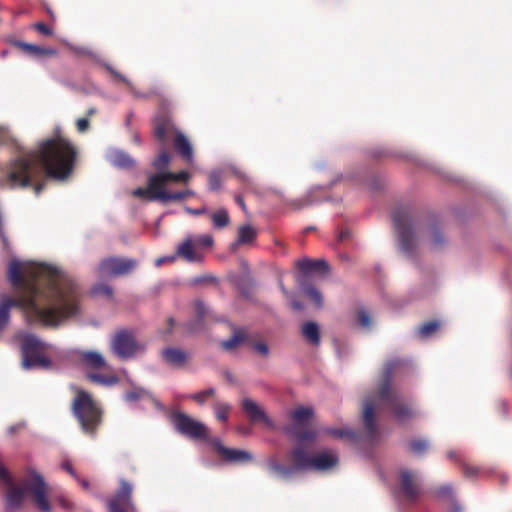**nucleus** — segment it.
<instances>
[{"mask_svg":"<svg viewBox=\"0 0 512 512\" xmlns=\"http://www.w3.org/2000/svg\"><path fill=\"white\" fill-rule=\"evenodd\" d=\"M7 277L12 285L22 289V296L18 300L4 298L0 302V331L8 325L14 306L23 308L31 320L53 327L78 313V285L57 267L12 259Z\"/></svg>","mask_w":512,"mask_h":512,"instance_id":"f257e3e1","label":"nucleus"},{"mask_svg":"<svg viewBox=\"0 0 512 512\" xmlns=\"http://www.w3.org/2000/svg\"><path fill=\"white\" fill-rule=\"evenodd\" d=\"M76 151L63 137L43 141L35 151L24 152L13 159L7 170L11 187H27L45 171L47 176L65 180L72 172Z\"/></svg>","mask_w":512,"mask_h":512,"instance_id":"f03ea898","label":"nucleus"},{"mask_svg":"<svg viewBox=\"0 0 512 512\" xmlns=\"http://www.w3.org/2000/svg\"><path fill=\"white\" fill-rule=\"evenodd\" d=\"M399 359L388 362L383 370L382 380L377 392L368 395L363 402L361 418L365 437L368 441H375L379 436V429L375 419L377 410H388L398 423H405L419 415V410L410 401H407L396 390L391 389L392 374L401 365Z\"/></svg>","mask_w":512,"mask_h":512,"instance_id":"7ed1b4c3","label":"nucleus"},{"mask_svg":"<svg viewBox=\"0 0 512 512\" xmlns=\"http://www.w3.org/2000/svg\"><path fill=\"white\" fill-rule=\"evenodd\" d=\"M393 225L397 233L400 250L408 257H412L418 245V231L423 233V237L428 241V245L433 250L441 249L446 244V238L437 224L433 223L427 227H422L413 219L409 207H398L392 214Z\"/></svg>","mask_w":512,"mask_h":512,"instance_id":"20e7f679","label":"nucleus"},{"mask_svg":"<svg viewBox=\"0 0 512 512\" xmlns=\"http://www.w3.org/2000/svg\"><path fill=\"white\" fill-rule=\"evenodd\" d=\"M47 485L43 476L36 470H30L28 477L22 481L21 487L10 486L5 499L6 509H19L25 493L32 495L33 501L41 512H50L51 506L46 498Z\"/></svg>","mask_w":512,"mask_h":512,"instance_id":"39448f33","label":"nucleus"},{"mask_svg":"<svg viewBox=\"0 0 512 512\" xmlns=\"http://www.w3.org/2000/svg\"><path fill=\"white\" fill-rule=\"evenodd\" d=\"M72 412L84 433L93 436L101 423V410L84 390H78L72 402Z\"/></svg>","mask_w":512,"mask_h":512,"instance_id":"423d86ee","label":"nucleus"},{"mask_svg":"<svg viewBox=\"0 0 512 512\" xmlns=\"http://www.w3.org/2000/svg\"><path fill=\"white\" fill-rule=\"evenodd\" d=\"M303 443L299 441V444L292 449L291 457L294 463L291 466L280 464L274 457L267 459L266 466L272 477L278 480L289 481L299 471L310 470L313 455H309L305 451Z\"/></svg>","mask_w":512,"mask_h":512,"instance_id":"0eeeda50","label":"nucleus"},{"mask_svg":"<svg viewBox=\"0 0 512 512\" xmlns=\"http://www.w3.org/2000/svg\"><path fill=\"white\" fill-rule=\"evenodd\" d=\"M21 339V354L23 369L50 368L51 360L41 353L50 347L49 344L42 342L32 333H23L19 335Z\"/></svg>","mask_w":512,"mask_h":512,"instance_id":"6e6552de","label":"nucleus"},{"mask_svg":"<svg viewBox=\"0 0 512 512\" xmlns=\"http://www.w3.org/2000/svg\"><path fill=\"white\" fill-rule=\"evenodd\" d=\"M314 411L311 407L299 406L289 412L292 423L285 425L282 431L291 438L300 442L310 441L316 437L313 430L306 429L305 425L312 418Z\"/></svg>","mask_w":512,"mask_h":512,"instance_id":"1a4fd4ad","label":"nucleus"},{"mask_svg":"<svg viewBox=\"0 0 512 512\" xmlns=\"http://www.w3.org/2000/svg\"><path fill=\"white\" fill-rule=\"evenodd\" d=\"M111 349L118 358L127 360L144 354L146 345L137 341L130 331L121 330L113 336Z\"/></svg>","mask_w":512,"mask_h":512,"instance_id":"9d476101","label":"nucleus"},{"mask_svg":"<svg viewBox=\"0 0 512 512\" xmlns=\"http://www.w3.org/2000/svg\"><path fill=\"white\" fill-rule=\"evenodd\" d=\"M422 476L418 471L401 468L399 471L398 493L403 501L415 502L421 494Z\"/></svg>","mask_w":512,"mask_h":512,"instance_id":"9b49d317","label":"nucleus"},{"mask_svg":"<svg viewBox=\"0 0 512 512\" xmlns=\"http://www.w3.org/2000/svg\"><path fill=\"white\" fill-rule=\"evenodd\" d=\"M172 424L175 429L182 435L192 439H207V426L183 412H177L172 415Z\"/></svg>","mask_w":512,"mask_h":512,"instance_id":"f8f14e48","label":"nucleus"},{"mask_svg":"<svg viewBox=\"0 0 512 512\" xmlns=\"http://www.w3.org/2000/svg\"><path fill=\"white\" fill-rule=\"evenodd\" d=\"M137 265L138 262L132 258L110 257L100 262L98 273L101 277L125 275L133 271Z\"/></svg>","mask_w":512,"mask_h":512,"instance_id":"ddd939ff","label":"nucleus"},{"mask_svg":"<svg viewBox=\"0 0 512 512\" xmlns=\"http://www.w3.org/2000/svg\"><path fill=\"white\" fill-rule=\"evenodd\" d=\"M120 487L115 495L108 501L109 512H135L132 501L133 485L124 479H120Z\"/></svg>","mask_w":512,"mask_h":512,"instance_id":"4468645a","label":"nucleus"},{"mask_svg":"<svg viewBox=\"0 0 512 512\" xmlns=\"http://www.w3.org/2000/svg\"><path fill=\"white\" fill-rule=\"evenodd\" d=\"M176 258H181L188 263H201L204 260V253L194 243V236H187L176 247Z\"/></svg>","mask_w":512,"mask_h":512,"instance_id":"2eb2a0df","label":"nucleus"},{"mask_svg":"<svg viewBox=\"0 0 512 512\" xmlns=\"http://www.w3.org/2000/svg\"><path fill=\"white\" fill-rule=\"evenodd\" d=\"M242 409L252 422L262 421L268 428H276L274 421L253 399L244 398L242 400Z\"/></svg>","mask_w":512,"mask_h":512,"instance_id":"dca6fc26","label":"nucleus"},{"mask_svg":"<svg viewBox=\"0 0 512 512\" xmlns=\"http://www.w3.org/2000/svg\"><path fill=\"white\" fill-rule=\"evenodd\" d=\"M78 356L80 360L89 368L99 369L106 366V360L103 355L97 351H81L73 349L67 352L66 357Z\"/></svg>","mask_w":512,"mask_h":512,"instance_id":"f3484780","label":"nucleus"},{"mask_svg":"<svg viewBox=\"0 0 512 512\" xmlns=\"http://www.w3.org/2000/svg\"><path fill=\"white\" fill-rule=\"evenodd\" d=\"M12 43L15 47L21 49L26 55L32 56L36 60H46L57 53L53 48H45L20 40H14Z\"/></svg>","mask_w":512,"mask_h":512,"instance_id":"a211bd4d","label":"nucleus"},{"mask_svg":"<svg viewBox=\"0 0 512 512\" xmlns=\"http://www.w3.org/2000/svg\"><path fill=\"white\" fill-rule=\"evenodd\" d=\"M105 158L112 166L119 169H130L136 163L133 157L118 148H109L106 151Z\"/></svg>","mask_w":512,"mask_h":512,"instance_id":"6ab92c4d","label":"nucleus"},{"mask_svg":"<svg viewBox=\"0 0 512 512\" xmlns=\"http://www.w3.org/2000/svg\"><path fill=\"white\" fill-rule=\"evenodd\" d=\"M338 455L333 451H321L313 455L310 470L327 471L337 465Z\"/></svg>","mask_w":512,"mask_h":512,"instance_id":"aec40b11","label":"nucleus"},{"mask_svg":"<svg viewBox=\"0 0 512 512\" xmlns=\"http://www.w3.org/2000/svg\"><path fill=\"white\" fill-rule=\"evenodd\" d=\"M191 175L187 171H181L178 173L174 172H166V173H155L150 175V186L160 187L164 189V185L167 181H176V182H187L190 179Z\"/></svg>","mask_w":512,"mask_h":512,"instance_id":"412c9836","label":"nucleus"},{"mask_svg":"<svg viewBox=\"0 0 512 512\" xmlns=\"http://www.w3.org/2000/svg\"><path fill=\"white\" fill-rule=\"evenodd\" d=\"M164 362L172 367H182L187 360V353L179 348L167 347L161 351Z\"/></svg>","mask_w":512,"mask_h":512,"instance_id":"4be33fe9","label":"nucleus"},{"mask_svg":"<svg viewBox=\"0 0 512 512\" xmlns=\"http://www.w3.org/2000/svg\"><path fill=\"white\" fill-rule=\"evenodd\" d=\"M223 460L229 463L243 464L253 461L252 453L246 450L228 448L223 451Z\"/></svg>","mask_w":512,"mask_h":512,"instance_id":"5701e85b","label":"nucleus"},{"mask_svg":"<svg viewBox=\"0 0 512 512\" xmlns=\"http://www.w3.org/2000/svg\"><path fill=\"white\" fill-rule=\"evenodd\" d=\"M297 267L299 270L307 275L314 271H322L327 272L329 267L325 260H311V259H302L297 262Z\"/></svg>","mask_w":512,"mask_h":512,"instance_id":"b1692460","label":"nucleus"},{"mask_svg":"<svg viewBox=\"0 0 512 512\" xmlns=\"http://www.w3.org/2000/svg\"><path fill=\"white\" fill-rule=\"evenodd\" d=\"M302 336L307 342L314 346H318L321 342L320 329L316 322L308 321L303 324L301 329Z\"/></svg>","mask_w":512,"mask_h":512,"instance_id":"393cba45","label":"nucleus"},{"mask_svg":"<svg viewBox=\"0 0 512 512\" xmlns=\"http://www.w3.org/2000/svg\"><path fill=\"white\" fill-rule=\"evenodd\" d=\"M175 149L178 153L185 158L188 162L193 161V149L189 142V140L185 137V135L181 132L176 134L174 140Z\"/></svg>","mask_w":512,"mask_h":512,"instance_id":"a878e982","label":"nucleus"},{"mask_svg":"<svg viewBox=\"0 0 512 512\" xmlns=\"http://www.w3.org/2000/svg\"><path fill=\"white\" fill-rule=\"evenodd\" d=\"M162 192L160 187L150 186V175L148 176V183L146 188H136L133 190L132 195L138 198H145L148 201H160V198H155L156 195Z\"/></svg>","mask_w":512,"mask_h":512,"instance_id":"bb28decb","label":"nucleus"},{"mask_svg":"<svg viewBox=\"0 0 512 512\" xmlns=\"http://www.w3.org/2000/svg\"><path fill=\"white\" fill-rule=\"evenodd\" d=\"M256 237L255 229L250 225H244L239 228L238 239L231 244V248L235 249L239 244H250Z\"/></svg>","mask_w":512,"mask_h":512,"instance_id":"cd10ccee","label":"nucleus"},{"mask_svg":"<svg viewBox=\"0 0 512 512\" xmlns=\"http://www.w3.org/2000/svg\"><path fill=\"white\" fill-rule=\"evenodd\" d=\"M323 431L335 438H348L349 440H351L354 443H357L360 439L359 435L348 427H344V428L328 427V428H325Z\"/></svg>","mask_w":512,"mask_h":512,"instance_id":"c85d7f7f","label":"nucleus"},{"mask_svg":"<svg viewBox=\"0 0 512 512\" xmlns=\"http://www.w3.org/2000/svg\"><path fill=\"white\" fill-rule=\"evenodd\" d=\"M194 191L190 189H186L184 191L170 193L165 189H162V192L155 196V198H160V202L166 204L169 201H180L185 199L186 197L193 196Z\"/></svg>","mask_w":512,"mask_h":512,"instance_id":"c756f323","label":"nucleus"},{"mask_svg":"<svg viewBox=\"0 0 512 512\" xmlns=\"http://www.w3.org/2000/svg\"><path fill=\"white\" fill-rule=\"evenodd\" d=\"M170 162V155L166 151H162L153 161L152 166L156 173H166Z\"/></svg>","mask_w":512,"mask_h":512,"instance_id":"7c9ffc66","label":"nucleus"},{"mask_svg":"<svg viewBox=\"0 0 512 512\" xmlns=\"http://www.w3.org/2000/svg\"><path fill=\"white\" fill-rule=\"evenodd\" d=\"M301 288L304 291V293L315 303V305L318 308L322 307V305H323L322 294L316 287H314L311 284L301 283Z\"/></svg>","mask_w":512,"mask_h":512,"instance_id":"2f4dec72","label":"nucleus"},{"mask_svg":"<svg viewBox=\"0 0 512 512\" xmlns=\"http://www.w3.org/2000/svg\"><path fill=\"white\" fill-rule=\"evenodd\" d=\"M439 326L440 323L435 320L424 323L418 328V335L422 339H427L438 330Z\"/></svg>","mask_w":512,"mask_h":512,"instance_id":"473e14b6","label":"nucleus"},{"mask_svg":"<svg viewBox=\"0 0 512 512\" xmlns=\"http://www.w3.org/2000/svg\"><path fill=\"white\" fill-rule=\"evenodd\" d=\"M87 377L94 383L103 386H113L118 382L116 376H104L98 373H88Z\"/></svg>","mask_w":512,"mask_h":512,"instance_id":"72a5a7b5","label":"nucleus"},{"mask_svg":"<svg viewBox=\"0 0 512 512\" xmlns=\"http://www.w3.org/2000/svg\"><path fill=\"white\" fill-rule=\"evenodd\" d=\"M213 409L216 419L223 422L228 420V413L231 410V405L229 403L216 402L213 405Z\"/></svg>","mask_w":512,"mask_h":512,"instance_id":"f704fd0d","label":"nucleus"},{"mask_svg":"<svg viewBox=\"0 0 512 512\" xmlns=\"http://www.w3.org/2000/svg\"><path fill=\"white\" fill-rule=\"evenodd\" d=\"M213 225L216 228H223L229 223V216L225 209H219L211 215Z\"/></svg>","mask_w":512,"mask_h":512,"instance_id":"c9c22d12","label":"nucleus"},{"mask_svg":"<svg viewBox=\"0 0 512 512\" xmlns=\"http://www.w3.org/2000/svg\"><path fill=\"white\" fill-rule=\"evenodd\" d=\"M216 393V390L212 387L193 393L189 396L192 400H194L199 405H203L206 403L207 399L211 396H214Z\"/></svg>","mask_w":512,"mask_h":512,"instance_id":"e433bc0d","label":"nucleus"},{"mask_svg":"<svg viewBox=\"0 0 512 512\" xmlns=\"http://www.w3.org/2000/svg\"><path fill=\"white\" fill-rule=\"evenodd\" d=\"M244 341L242 332H235L229 339L222 341L221 345L225 350H232Z\"/></svg>","mask_w":512,"mask_h":512,"instance_id":"4c0bfd02","label":"nucleus"},{"mask_svg":"<svg viewBox=\"0 0 512 512\" xmlns=\"http://www.w3.org/2000/svg\"><path fill=\"white\" fill-rule=\"evenodd\" d=\"M170 129V123L168 121H157L155 126V135L163 143L166 142L167 134Z\"/></svg>","mask_w":512,"mask_h":512,"instance_id":"58836bf2","label":"nucleus"},{"mask_svg":"<svg viewBox=\"0 0 512 512\" xmlns=\"http://www.w3.org/2000/svg\"><path fill=\"white\" fill-rule=\"evenodd\" d=\"M436 497L444 501H453V498H455L453 487L450 484H445L441 486L436 491Z\"/></svg>","mask_w":512,"mask_h":512,"instance_id":"ea45409f","label":"nucleus"},{"mask_svg":"<svg viewBox=\"0 0 512 512\" xmlns=\"http://www.w3.org/2000/svg\"><path fill=\"white\" fill-rule=\"evenodd\" d=\"M92 294L95 296H105L107 298H111L113 290L111 286L106 283H98L92 287Z\"/></svg>","mask_w":512,"mask_h":512,"instance_id":"a19ab883","label":"nucleus"},{"mask_svg":"<svg viewBox=\"0 0 512 512\" xmlns=\"http://www.w3.org/2000/svg\"><path fill=\"white\" fill-rule=\"evenodd\" d=\"M429 447V443L425 439H416L410 443V450L416 455H422Z\"/></svg>","mask_w":512,"mask_h":512,"instance_id":"79ce46f5","label":"nucleus"},{"mask_svg":"<svg viewBox=\"0 0 512 512\" xmlns=\"http://www.w3.org/2000/svg\"><path fill=\"white\" fill-rule=\"evenodd\" d=\"M75 51L78 54L86 55L89 60L95 61L97 64H105L103 60L100 58L98 52L91 50L88 47H77Z\"/></svg>","mask_w":512,"mask_h":512,"instance_id":"37998d69","label":"nucleus"},{"mask_svg":"<svg viewBox=\"0 0 512 512\" xmlns=\"http://www.w3.org/2000/svg\"><path fill=\"white\" fill-rule=\"evenodd\" d=\"M357 321L358 324L364 329H369L372 326V318L370 316V313L365 309H361L358 312Z\"/></svg>","mask_w":512,"mask_h":512,"instance_id":"c03bdc74","label":"nucleus"},{"mask_svg":"<svg viewBox=\"0 0 512 512\" xmlns=\"http://www.w3.org/2000/svg\"><path fill=\"white\" fill-rule=\"evenodd\" d=\"M147 394L148 392L146 390L142 388H136L135 390L126 393L124 399L126 402L133 403L143 398Z\"/></svg>","mask_w":512,"mask_h":512,"instance_id":"a18cd8bd","label":"nucleus"},{"mask_svg":"<svg viewBox=\"0 0 512 512\" xmlns=\"http://www.w3.org/2000/svg\"><path fill=\"white\" fill-rule=\"evenodd\" d=\"M194 243L200 250L201 248H209L213 245V238L208 234L199 235L197 237H194Z\"/></svg>","mask_w":512,"mask_h":512,"instance_id":"49530a36","label":"nucleus"},{"mask_svg":"<svg viewBox=\"0 0 512 512\" xmlns=\"http://www.w3.org/2000/svg\"><path fill=\"white\" fill-rule=\"evenodd\" d=\"M208 186L211 191H216L221 186V176L218 171H213L209 175Z\"/></svg>","mask_w":512,"mask_h":512,"instance_id":"de8ad7c7","label":"nucleus"},{"mask_svg":"<svg viewBox=\"0 0 512 512\" xmlns=\"http://www.w3.org/2000/svg\"><path fill=\"white\" fill-rule=\"evenodd\" d=\"M321 188H322V186H317V187H315V189H321ZM313 190H314V188H313V189H311L303 199L298 200V201L295 203V206H296L297 208H303V207H305V206H308V205H311V204H313V203L317 202V200H316V199H313V198H312V192H313Z\"/></svg>","mask_w":512,"mask_h":512,"instance_id":"09e8293b","label":"nucleus"},{"mask_svg":"<svg viewBox=\"0 0 512 512\" xmlns=\"http://www.w3.org/2000/svg\"><path fill=\"white\" fill-rule=\"evenodd\" d=\"M204 328V319H200L196 316V319L189 322L187 325V329L191 333H197Z\"/></svg>","mask_w":512,"mask_h":512,"instance_id":"8fccbe9b","label":"nucleus"},{"mask_svg":"<svg viewBox=\"0 0 512 512\" xmlns=\"http://www.w3.org/2000/svg\"><path fill=\"white\" fill-rule=\"evenodd\" d=\"M194 308L196 316L200 319H204V317L208 314V308L202 300H196Z\"/></svg>","mask_w":512,"mask_h":512,"instance_id":"3c124183","label":"nucleus"},{"mask_svg":"<svg viewBox=\"0 0 512 512\" xmlns=\"http://www.w3.org/2000/svg\"><path fill=\"white\" fill-rule=\"evenodd\" d=\"M106 67H107L108 72L114 77L115 80L124 82L127 85L131 86V84L128 81V79L122 73L117 71L115 66H106Z\"/></svg>","mask_w":512,"mask_h":512,"instance_id":"603ef678","label":"nucleus"},{"mask_svg":"<svg viewBox=\"0 0 512 512\" xmlns=\"http://www.w3.org/2000/svg\"><path fill=\"white\" fill-rule=\"evenodd\" d=\"M33 27L42 35H45V36L53 35V30L42 22L35 23Z\"/></svg>","mask_w":512,"mask_h":512,"instance_id":"864d4df0","label":"nucleus"},{"mask_svg":"<svg viewBox=\"0 0 512 512\" xmlns=\"http://www.w3.org/2000/svg\"><path fill=\"white\" fill-rule=\"evenodd\" d=\"M253 349L261 354L262 356H268L269 355V347L264 342H256L252 345Z\"/></svg>","mask_w":512,"mask_h":512,"instance_id":"5fc2aeb1","label":"nucleus"},{"mask_svg":"<svg viewBox=\"0 0 512 512\" xmlns=\"http://www.w3.org/2000/svg\"><path fill=\"white\" fill-rule=\"evenodd\" d=\"M0 482L8 486L12 485V479L3 465H0Z\"/></svg>","mask_w":512,"mask_h":512,"instance_id":"6e6d98bb","label":"nucleus"},{"mask_svg":"<svg viewBox=\"0 0 512 512\" xmlns=\"http://www.w3.org/2000/svg\"><path fill=\"white\" fill-rule=\"evenodd\" d=\"M210 443L212 444V446L216 449L217 453L223 457V451L224 450H227L229 447H226L223 445V443L221 442V440L219 438H212L210 440Z\"/></svg>","mask_w":512,"mask_h":512,"instance_id":"4d7b16f0","label":"nucleus"},{"mask_svg":"<svg viewBox=\"0 0 512 512\" xmlns=\"http://www.w3.org/2000/svg\"><path fill=\"white\" fill-rule=\"evenodd\" d=\"M61 467L67 472L69 473L73 478L75 479H78V475L76 473V471L74 470V468L72 467L71 463L69 461H64L62 464H61Z\"/></svg>","mask_w":512,"mask_h":512,"instance_id":"13d9d810","label":"nucleus"},{"mask_svg":"<svg viewBox=\"0 0 512 512\" xmlns=\"http://www.w3.org/2000/svg\"><path fill=\"white\" fill-rule=\"evenodd\" d=\"M77 130L79 132H85L88 129L89 121L87 118H80L77 120Z\"/></svg>","mask_w":512,"mask_h":512,"instance_id":"bf43d9fd","label":"nucleus"},{"mask_svg":"<svg viewBox=\"0 0 512 512\" xmlns=\"http://www.w3.org/2000/svg\"><path fill=\"white\" fill-rule=\"evenodd\" d=\"M288 299L290 300L291 307L294 310L300 311L303 309V304L297 299H295L293 294L291 295V297H288Z\"/></svg>","mask_w":512,"mask_h":512,"instance_id":"052dcab7","label":"nucleus"},{"mask_svg":"<svg viewBox=\"0 0 512 512\" xmlns=\"http://www.w3.org/2000/svg\"><path fill=\"white\" fill-rule=\"evenodd\" d=\"M185 211L189 214H192V215H201V214H204L206 213V208L205 207H202V208H199V209H193V208H190V207H185Z\"/></svg>","mask_w":512,"mask_h":512,"instance_id":"680f3d73","label":"nucleus"},{"mask_svg":"<svg viewBox=\"0 0 512 512\" xmlns=\"http://www.w3.org/2000/svg\"><path fill=\"white\" fill-rule=\"evenodd\" d=\"M175 259H176L175 255L167 256V257H160L155 261V265L158 267V266L162 265L163 263H165L166 261L173 262Z\"/></svg>","mask_w":512,"mask_h":512,"instance_id":"e2e57ef3","label":"nucleus"},{"mask_svg":"<svg viewBox=\"0 0 512 512\" xmlns=\"http://www.w3.org/2000/svg\"><path fill=\"white\" fill-rule=\"evenodd\" d=\"M451 504L449 512H462L461 505L453 498V501H448Z\"/></svg>","mask_w":512,"mask_h":512,"instance_id":"0e129e2a","label":"nucleus"},{"mask_svg":"<svg viewBox=\"0 0 512 512\" xmlns=\"http://www.w3.org/2000/svg\"><path fill=\"white\" fill-rule=\"evenodd\" d=\"M478 473V468L474 466L465 467V475L467 477L475 476Z\"/></svg>","mask_w":512,"mask_h":512,"instance_id":"69168bd1","label":"nucleus"},{"mask_svg":"<svg viewBox=\"0 0 512 512\" xmlns=\"http://www.w3.org/2000/svg\"><path fill=\"white\" fill-rule=\"evenodd\" d=\"M9 137V133L6 128L0 127V143L5 142Z\"/></svg>","mask_w":512,"mask_h":512,"instance_id":"338daca9","label":"nucleus"},{"mask_svg":"<svg viewBox=\"0 0 512 512\" xmlns=\"http://www.w3.org/2000/svg\"><path fill=\"white\" fill-rule=\"evenodd\" d=\"M279 288L286 298L291 297L292 293L288 291L281 280L279 281Z\"/></svg>","mask_w":512,"mask_h":512,"instance_id":"774afa93","label":"nucleus"}]
</instances>
